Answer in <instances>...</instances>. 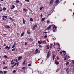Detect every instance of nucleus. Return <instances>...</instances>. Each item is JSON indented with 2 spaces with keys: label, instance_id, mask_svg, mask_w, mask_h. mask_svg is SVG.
I'll return each instance as SVG.
<instances>
[{
  "label": "nucleus",
  "instance_id": "nucleus-57",
  "mask_svg": "<svg viewBox=\"0 0 74 74\" xmlns=\"http://www.w3.org/2000/svg\"><path fill=\"white\" fill-rule=\"evenodd\" d=\"M3 11L2 9H0V12H1Z\"/></svg>",
  "mask_w": 74,
  "mask_h": 74
},
{
  "label": "nucleus",
  "instance_id": "nucleus-23",
  "mask_svg": "<svg viewBox=\"0 0 74 74\" xmlns=\"http://www.w3.org/2000/svg\"><path fill=\"white\" fill-rule=\"evenodd\" d=\"M44 42L45 43H46V41H43L42 42V44H44Z\"/></svg>",
  "mask_w": 74,
  "mask_h": 74
},
{
  "label": "nucleus",
  "instance_id": "nucleus-24",
  "mask_svg": "<svg viewBox=\"0 0 74 74\" xmlns=\"http://www.w3.org/2000/svg\"><path fill=\"white\" fill-rule=\"evenodd\" d=\"M30 21L31 22H33V20L32 18H30Z\"/></svg>",
  "mask_w": 74,
  "mask_h": 74
},
{
  "label": "nucleus",
  "instance_id": "nucleus-61",
  "mask_svg": "<svg viewBox=\"0 0 74 74\" xmlns=\"http://www.w3.org/2000/svg\"><path fill=\"white\" fill-rule=\"evenodd\" d=\"M38 73H41V72H40L39 71H38Z\"/></svg>",
  "mask_w": 74,
  "mask_h": 74
},
{
  "label": "nucleus",
  "instance_id": "nucleus-42",
  "mask_svg": "<svg viewBox=\"0 0 74 74\" xmlns=\"http://www.w3.org/2000/svg\"><path fill=\"white\" fill-rule=\"evenodd\" d=\"M43 33L46 34V33H47V32H43Z\"/></svg>",
  "mask_w": 74,
  "mask_h": 74
},
{
  "label": "nucleus",
  "instance_id": "nucleus-16",
  "mask_svg": "<svg viewBox=\"0 0 74 74\" xmlns=\"http://www.w3.org/2000/svg\"><path fill=\"white\" fill-rule=\"evenodd\" d=\"M23 23L24 24H25V20H24V19L23 20Z\"/></svg>",
  "mask_w": 74,
  "mask_h": 74
},
{
  "label": "nucleus",
  "instance_id": "nucleus-48",
  "mask_svg": "<svg viewBox=\"0 0 74 74\" xmlns=\"http://www.w3.org/2000/svg\"><path fill=\"white\" fill-rule=\"evenodd\" d=\"M8 46H6L5 49H7V48H8Z\"/></svg>",
  "mask_w": 74,
  "mask_h": 74
},
{
  "label": "nucleus",
  "instance_id": "nucleus-29",
  "mask_svg": "<svg viewBox=\"0 0 74 74\" xmlns=\"http://www.w3.org/2000/svg\"><path fill=\"white\" fill-rule=\"evenodd\" d=\"M47 23H49V22H50V21H49V20H47Z\"/></svg>",
  "mask_w": 74,
  "mask_h": 74
},
{
  "label": "nucleus",
  "instance_id": "nucleus-63",
  "mask_svg": "<svg viewBox=\"0 0 74 74\" xmlns=\"http://www.w3.org/2000/svg\"><path fill=\"white\" fill-rule=\"evenodd\" d=\"M27 33L28 34H29V32L28 31H27Z\"/></svg>",
  "mask_w": 74,
  "mask_h": 74
},
{
  "label": "nucleus",
  "instance_id": "nucleus-25",
  "mask_svg": "<svg viewBox=\"0 0 74 74\" xmlns=\"http://www.w3.org/2000/svg\"><path fill=\"white\" fill-rule=\"evenodd\" d=\"M46 47L48 49H49V47H48V45H46Z\"/></svg>",
  "mask_w": 74,
  "mask_h": 74
},
{
  "label": "nucleus",
  "instance_id": "nucleus-9",
  "mask_svg": "<svg viewBox=\"0 0 74 74\" xmlns=\"http://www.w3.org/2000/svg\"><path fill=\"white\" fill-rule=\"evenodd\" d=\"M55 0H51V1L50 2V4H52L54 2Z\"/></svg>",
  "mask_w": 74,
  "mask_h": 74
},
{
  "label": "nucleus",
  "instance_id": "nucleus-64",
  "mask_svg": "<svg viewBox=\"0 0 74 74\" xmlns=\"http://www.w3.org/2000/svg\"><path fill=\"white\" fill-rule=\"evenodd\" d=\"M12 20L13 21H14V19H13V18H12Z\"/></svg>",
  "mask_w": 74,
  "mask_h": 74
},
{
  "label": "nucleus",
  "instance_id": "nucleus-40",
  "mask_svg": "<svg viewBox=\"0 0 74 74\" xmlns=\"http://www.w3.org/2000/svg\"><path fill=\"white\" fill-rule=\"evenodd\" d=\"M67 56H66L64 58V60H66L67 59Z\"/></svg>",
  "mask_w": 74,
  "mask_h": 74
},
{
  "label": "nucleus",
  "instance_id": "nucleus-37",
  "mask_svg": "<svg viewBox=\"0 0 74 74\" xmlns=\"http://www.w3.org/2000/svg\"><path fill=\"white\" fill-rule=\"evenodd\" d=\"M69 63H70L69 62H67L66 64V66H67V64H69Z\"/></svg>",
  "mask_w": 74,
  "mask_h": 74
},
{
  "label": "nucleus",
  "instance_id": "nucleus-49",
  "mask_svg": "<svg viewBox=\"0 0 74 74\" xmlns=\"http://www.w3.org/2000/svg\"><path fill=\"white\" fill-rule=\"evenodd\" d=\"M4 58H8L7 56H4Z\"/></svg>",
  "mask_w": 74,
  "mask_h": 74
},
{
  "label": "nucleus",
  "instance_id": "nucleus-45",
  "mask_svg": "<svg viewBox=\"0 0 74 74\" xmlns=\"http://www.w3.org/2000/svg\"><path fill=\"white\" fill-rule=\"evenodd\" d=\"M62 52H63V53H66V51L64 50L62 51Z\"/></svg>",
  "mask_w": 74,
  "mask_h": 74
},
{
  "label": "nucleus",
  "instance_id": "nucleus-27",
  "mask_svg": "<svg viewBox=\"0 0 74 74\" xmlns=\"http://www.w3.org/2000/svg\"><path fill=\"white\" fill-rule=\"evenodd\" d=\"M23 10L24 11H25V12H26V11H27V9H23Z\"/></svg>",
  "mask_w": 74,
  "mask_h": 74
},
{
  "label": "nucleus",
  "instance_id": "nucleus-13",
  "mask_svg": "<svg viewBox=\"0 0 74 74\" xmlns=\"http://www.w3.org/2000/svg\"><path fill=\"white\" fill-rule=\"evenodd\" d=\"M52 45H53L51 43V44L49 45V47H50V48L51 49V48H52Z\"/></svg>",
  "mask_w": 74,
  "mask_h": 74
},
{
  "label": "nucleus",
  "instance_id": "nucleus-31",
  "mask_svg": "<svg viewBox=\"0 0 74 74\" xmlns=\"http://www.w3.org/2000/svg\"><path fill=\"white\" fill-rule=\"evenodd\" d=\"M10 46H9V47H8V49L7 50H9V49H10Z\"/></svg>",
  "mask_w": 74,
  "mask_h": 74
},
{
  "label": "nucleus",
  "instance_id": "nucleus-41",
  "mask_svg": "<svg viewBox=\"0 0 74 74\" xmlns=\"http://www.w3.org/2000/svg\"><path fill=\"white\" fill-rule=\"evenodd\" d=\"M15 50V49H12V51H14V50Z\"/></svg>",
  "mask_w": 74,
  "mask_h": 74
},
{
  "label": "nucleus",
  "instance_id": "nucleus-38",
  "mask_svg": "<svg viewBox=\"0 0 74 74\" xmlns=\"http://www.w3.org/2000/svg\"><path fill=\"white\" fill-rule=\"evenodd\" d=\"M44 20H45V18H42V19L41 20V21H44Z\"/></svg>",
  "mask_w": 74,
  "mask_h": 74
},
{
  "label": "nucleus",
  "instance_id": "nucleus-50",
  "mask_svg": "<svg viewBox=\"0 0 74 74\" xmlns=\"http://www.w3.org/2000/svg\"><path fill=\"white\" fill-rule=\"evenodd\" d=\"M2 19L3 20H6V19H5H5H4V18L3 17V18H2Z\"/></svg>",
  "mask_w": 74,
  "mask_h": 74
},
{
  "label": "nucleus",
  "instance_id": "nucleus-7",
  "mask_svg": "<svg viewBox=\"0 0 74 74\" xmlns=\"http://www.w3.org/2000/svg\"><path fill=\"white\" fill-rule=\"evenodd\" d=\"M55 63L56 64V65H58V64H59V63L57 60H56L55 61Z\"/></svg>",
  "mask_w": 74,
  "mask_h": 74
},
{
  "label": "nucleus",
  "instance_id": "nucleus-39",
  "mask_svg": "<svg viewBox=\"0 0 74 74\" xmlns=\"http://www.w3.org/2000/svg\"><path fill=\"white\" fill-rule=\"evenodd\" d=\"M5 46H6V43H5L4 44L3 47H5Z\"/></svg>",
  "mask_w": 74,
  "mask_h": 74
},
{
  "label": "nucleus",
  "instance_id": "nucleus-19",
  "mask_svg": "<svg viewBox=\"0 0 74 74\" xmlns=\"http://www.w3.org/2000/svg\"><path fill=\"white\" fill-rule=\"evenodd\" d=\"M6 35H7L6 34H3V37H5V36Z\"/></svg>",
  "mask_w": 74,
  "mask_h": 74
},
{
  "label": "nucleus",
  "instance_id": "nucleus-4",
  "mask_svg": "<svg viewBox=\"0 0 74 74\" xmlns=\"http://www.w3.org/2000/svg\"><path fill=\"white\" fill-rule=\"evenodd\" d=\"M51 27H52V25H50L47 28H46V30H48V29H51Z\"/></svg>",
  "mask_w": 74,
  "mask_h": 74
},
{
  "label": "nucleus",
  "instance_id": "nucleus-55",
  "mask_svg": "<svg viewBox=\"0 0 74 74\" xmlns=\"http://www.w3.org/2000/svg\"><path fill=\"white\" fill-rule=\"evenodd\" d=\"M12 18L11 17H10L9 18V19H10V20H12Z\"/></svg>",
  "mask_w": 74,
  "mask_h": 74
},
{
  "label": "nucleus",
  "instance_id": "nucleus-2",
  "mask_svg": "<svg viewBox=\"0 0 74 74\" xmlns=\"http://www.w3.org/2000/svg\"><path fill=\"white\" fill-rule=\"evenodd\" d=\"M50 53H51V51L50 50H49L48 51V53L47 55V58L49 57V56H50Z\"/></svg>",
  "mask_w": 74,
  "mask_h": 74
},
{
  "label": "nucleus",
  "instance_id": "nucleus-14",
  "mask_svg": "<svg viewBox=\"0 0 74 74\" xmlns=\"http://www.w3.org/2000/svg\"><path fill=\"white\" fill-rule=\"evenodd\" d=\"M2 17H3V18H6V19H7V17H7V16H2Z\"/></svg>",
  "mask_w": 74,
  "mask_h": 74
},
{
  "label": "nucleus",
  "instance_id": "nucleus-30",
  "mask_svg": "<svg viewBox=\"0 0 74 74\" xmlns=\"http://www.w3.org/2000/svg\"><path fill=\"white\" fill-rule=\"evenodd\" d=\"M44 8V7L42 6L40 8V10H42V8Z\"/></svg>",
  "mask_w": 74,
  "mask_h": 74
},
{
  "label": "nucleus",
  "instance_id": "nucleus-53",
  "mask_svg": "<svg viewBox=\"0 0 74 74\" xmlns=\"http://www.w3.org/2000/svg\"><path fill=\"white\" fill-rule=\"evenodd\" d=\"M2 62H3V64H5V62H4V61H3Z\"/></svg>",
  "mask_w": 74,
  "mask_h": 74
},
{
  "label": "nucleus",
  "instance_id": "nucleus-8",
  "mask_svg": "<svg viewBox=\"0 0 74 74\" xmlns=\"http://www.w3.org/2000/svg\"><path fill=\"white\" fill-rule=\"evenodd\" d=\"M25 34V32H23V33H22L21 35V37H22L24 35V34Z\"/></svg>",
  "mask_w": 74,
  "mask_h": 74
},
{
  "label": "nucleus",
  "instance_id": "nucleus-34",
  "mask_svg": "<svg viewBox=\"0 0 74 74\" xmlns=\"http://www.w3.org/2000/svg\"><path fill=\"white\" fill-rule=\"evenodd\" d=\"M33 39H32V38H30L29 39V41H33Z\"/></svg>",
  "mask_w": 74,
  "mask_h": 74
},
{
  "label": "nucleus",
  "instance_id": "nucleus-51",
  "mask_svg": "<svg viewBox=\"0 0 74 74\" xmlns=\"http://www.w3.org/2000/svg\"><path fill=\"white\" fill-rule=\"evenodd\" d=\"M13 62H14V60H12L11 61V63L12 64V63H13Z\"/></svg>",
  "mask_w": 74,
  "mask_h": 74
},
{
  "label": "nucleus",
  "instance_id": "nucleus-33",
  "mask_svg": "<svg viewBox=\"0 0 74 74\" xmlns=\"http://www.w3.org/2000/svg\"><path fill=\"white\" fill-rule=\"evenodd\" d=\"M31 64H29L28 65V67H30V66H31Z\"/></svg>",
  "mask_w": 74,
  "mask_h": 74
},
{
  "label": "nucleus",
  "instance_id": "nucleus-22",
  "mask_svg": "<svg viewBox=\"0 0 74 74\" xmlns=\"http://www.w3.org/2000/svg\"><path fill=\"white\" fill-rule=\"evenodd\" d=\"M57 44L58 45V46H59V48H60V44L59 43H57Z\"/></svg>",
  "mask_w": 74,
  "mask_h": 74
},
{
  "label": "nucleus",
  "instance_id": "nucleus-15",
  "mask_svg": "<svg viewBox=\"0 0 74 74\" xmlns=\"http://www.w3.org/2000/svg\"><path fill=\"white\" fill-rule=\"evenodd\" d=\"M22 57H18V60H21V59H22Z\"/></svg>",
  "mask_w": 74,
  "mask_h": 74
},
{
  "label": "nucleus",
  "instance_id": "nucleus-44",
  "mask_svg": "<svg viewBox=\"0 0 74 74\" xmlns=\"http://www.w3.org/2000/svg\"><path fill=\"white\" fill-rule=\"evenodd\" d=\"M47 35H45L44 36V38H47Z\"/></svg>",
  "mask_w": 74,
  "mask_h": 74
},
{
  "label": "nucleus",
  "instance_id": "nucleus-21",
  "mask_svg": "<svg viewBox=\"0 0 74 74\" xmlns=\"http://www.w3.org/2000/svg\"><path fill=\"white\" fill-rule=\"evenodd\" d=\"M25 63H26V61L25 60H24L23 62V64H24H24H25Z\"/></svg>",
  "mask_w": 74,
  "mask_h": 74
},
{
  "label": "nucleus",
  "instance_id": "nucleus-6",
  "mask_svg": "<svg viewBox=\"0 0 74 74\" xmlns=\"http://www.w3.org/2000/svg\"><path fill=\"white\" fill-rule=\"evenodd\" d=\"M59 0H56V4H59Z\"/></svg>",
  "mask_w": 74,
  "mask_h": 74
},
{
  "label": "nucleus",
  "instance_id": "nucleus-17",
  "mask_svg": "<svg viewBox=\"0 0 74 74\" xmlns=\"http://www.w3.org/2000/svg\"><path fill=\"white\" fill-rule=\"evenodd\" d=\"M6 8L4 7L3 8V11H5V10H6Z\"/></svg>",
  "mask_w": 74,
  "mask_h": 74
},
{
  "label": "nucleus",
  "instance_id": "nucleus-28",
  "mask_svg": "<svg viewBox=\"0 0 74 74\" xmlns=\"http://www.w3.org/2000/svg\"><path fill=\"white\" fill-rule=\"evenodd\" d=\"M16 71L15 70H14L13 71V73H16Z\"/></svg>",
  "mask_w": 74,
  "mask_h": 74
},
{
  "label": "nucleus",
  "instance_id": "nucleus-46",
  "mask_svg": "<svg viewBox=\"0 0 74 74\" xmlns=\"http://www.w3.org/2000/svg\"><path fill=\"white\" fill-rule=\"evenodd\" d=\"M17 66H19V62H17Z\"/></svg>",
  "mask_w": 74,
  "mask_h": 74
},
{
  "label": "nucleus",
  "instance_id": "nucleus-12",
  "mask_svg": "<svg viewBox=\"0 0 74 74\" xmlns=\"http://www.w3.org/2000/svg\"><path fill=\"white\" fill-rule=\"evenodd\" d=\"M15 6L14 5H12V7L11 8H10V9L11 10H12V9H14V8H15Z\"/></svg>",
  "mask_w": 74,
  "mask_h": 74
},
{
  "label": "nucleus",
  "instance_id": "nucleus-47",
  "mask_svg": "<svg viewBox=\"0 0 74 74\" xmlns=\"http://www.w3.org/2000/svg\"><path fill=\"white\" fill-rule=\"evenodd\" d=\"M57 59L58 60H59V57H58V56H57Z\"/></svg>",
  "mask_w": 74,
  "mask_h": 74
},
{
  "label": "nucleus",
  "instance_id": "nucleus-3",
  "mask_svg": "<svg viewBox=\"0 0 74 74\" xmlns=\"http://www.w3.org/2000/svg\"><path fill=\"white\" fill-rule=\"evenodd\" d=\"M37 27V25H34L33 26L32 29L33 30H35L36 29V27Z\"/></svg>",
  "mask_w": 74,
  "mask_h": 74
},
{
  "label": "nucleus",
  "instance_id": "nucleus-5",
  "mask_svg": "<svg viewBox=\"0 0 74 74\" xmlns=\"http://www.w3.org/2000/svg\"><path fill=\"white\" fill-rule=\"evenodd\" d=\"M5 27L6 29H10V26L8 25L5 26Z\"/></svg>",
  "mask_w": 74,
  "mask_h": 74
},
{
  "label": "nucleus",
  "instance_id": "nucleus-10",
  "mask_svg": "<svg viewBox=\"0 0 74 74\" xmlns=\"http://www.w3.org/2000/svg\"><path fill=\"white\" fill-rule=\"evenodd\" d=\"M16 64H17V63H15V64H14V65L13 66H12V68H13V67H15V66H16Z\"/></svg>",
  "mask_w": 74,
  "mask_h": 74
},
{
  "label": "nucleus",
  "instance_id": "nucleus-62",
  "mask_svg": "<svg viewBox=\"0 0 74 74\" xmlns=\"http://www.w3.org/2000/svg\"><path fill=\"white\" fill-rule=\"evenodd\" d=\"M49 14V15H51V13L49 14Z\"/></svg>",
  "mask_w": 74,
  "mask_h": 74
},
{
  "label": "nucleus",
  "instance_id": "nucleus-58",
  "mask_svg": "<svg viewBox=\"0 0 74 74\" xmlns=\"http://www.w3.org/2000/svg\"><path fill=\"white\" fill-rule=\"evenodd\" d=\"M60 54H61V55H62V54H63L62 52H60Z\"/></svg>",
  "mask_w": 74,
  "mask_h": 74
},
{
  "label": "nucleus",
  "instance_id": "nucleus-36",
  "mask_svg": "<svg viewBox=\"0 0 74 74\" xmlns=\"http://www.w3.org/2000/svg\"><path fill=\"white\" fill-rule=\"evenodd\" d=\"M26 68V67H23L22 68V70H24V69H25Z\"/></svg>",
  "mask_w": 74,
  "mask_h": 74
},
{
  "label": "nucleus",
  "instance_id": "nucleus-35",
  "mask_svg": "<svg viewBox=\"0 0 74 74\" xmlns=\"http://www.w3.org/2000/svg\"><path fill=\"white\" fill-rule=\"evenodd\" d=\"M7 66H6V67H3V69H7Z\"/></svg>",
  "mask_w": 74,
  "mask_h": 74
},
{
  "label": "nucleus",
  "instance_id": "nucleus-18",
  "mask_svg": "<svg viewBox=\"0 0 74 74\" xmlns=\"http://www.w3.org/2000/svg\"><path fill=\"white\" fill-rule=\"evenodd\" d=\"M52 58L53 59V60H54L55 59V55H53V56Z\"/></svg>",
  "mask_w": 74,
  "mask_h": 74
},
{
  "label": "nucleus",
  "instance_id": "nucleus-20",
  "mask_svg": "<svg viewBox=\"0 0 74 74\" xmlns=\"http://www.w3.org/2000/svg\"><path fill=\"white\" fill-rule=\"evenodd\" d=\"M38 44H41L42 43V42H40V41H38Z\"/></svg>",
  "mask_w": 74,
  "mask_h": 74
},
{
  "label": "nucleus",
  "instance_id": "nucleus-60",
  "mask_svg": "<svg viewBox=\"0 0 74 74\" xmlns=\"http://www.w3.org/2000/svg\"><path fill=\"white\" fill-rule=\"evenodd\" d=\"M15 63V62H14L13 63L11 64H14Z\"/></svg>",
  "mask_w": 74,
  "mask_h": 74
},
{
  "label": "nucleus",
  "instance_id": "nucleus-32",
  "mask_svg": "<svg viewBox=\"0 0 74 74\" xmlns=\"http://www.w3.org/2000/svg\"><path fill=\"white\" fill-rule=\"evenodd\" d=\"M7 71H4L3 73H4V74H6V73H7Z\"/></svg>",
  "mask_w": 74,
  "mask_h": 74
},
{
  "label": "nucleus",
  "instance_id": "nucleus-56",
  "mask_svg": "<svg viewBox=\"0 0 74 74\" xmlns=\"http://www.w3.org/2000/svg\"><path fill=\"white\" fill-rule=\"evenodd\" d=\"M14 47H15L14 46V45H13V46L12 47V48H14Z\"/></svg>",
  "mask_w": 74,
  "mask_h": 74
},
{
  "label": "nucleus",
  "instance_id": "nucleus-52",
  "mask_svg": "<svg viewBox=\"0 0 74 74\" xmlns=\"http://www.w3.org/2000/svg\"><path fill=\"white\" fill-rule=\"evenodd\" d=\"M14 60V61H16V62H18V59H16V60Z\"/></svg>",
  "mask_w": 74,
  "mask_h": 74
},
{
  "label": "nucleus",
  "instance_id": "nucleus-59",
  "mask_svg": "<svg viewBox=\"0 0 74 74\" xmlns=\"http://www.w3.org/2000/svg\"><path fill=\"white\" fill-rule=\"evenodd\" d=\"M40 16H41V18H42V14Z\"/></svg>",
  "mask_w": 74,
  "mask_h": 74
},
{
  "label": "nucleus",
  "instance_id": "nucleus-43",
  "mask_svg": "<svg viewBox=\"0 0 74 74\" xmlns=\"http://www.w3.org/2000/svg\"><path fill=\"white\" fill-rule=\"evenodd\" d=\"M25 1L27 2H29V0H25Z\"/></svg>",
  "mask_w": 74,
  "mask_h": 74
},
{
  "label": "nucleus",
  "instance_id": "nucleus-54",
  "mask_svg": "<svg viewBox=\"0 0 74 74\" xmlns=\"http://www.w3.org/2000/svg\"><path fill=\"white\" fill-rule=\"evenodd\" d=\"M0 72L1 73H3V71L1 70L0 71Z\"/></svg>",
  "mask_w": 74,
  "mask_h": 74
},
{
  "label": "nucleus",
  "instance_id": "nucleus-11",
  "mask_svg": "<svg viewBox=\"0 0 74 74\" xmlns=\"http://www.w3.org/2000/svg\"><path fill=\"white\" fill-rule=\"evenodd\" d=\"M38 52H39V51L38 50V49H37L35 51V52L36 53H37Z\"/></svg>",
  "mask_w": 74,
  "mask_h": 74
},
{
  "label": "nucleus",
  "instance_id": "nucleus-1",
  "mask_svg": "<svg viewBox=\"0 0 74 74\" xmlns=\"http://www.w3.org/2000/svg\"><path fill=\"white\" fill-rule=\"evenodd\" d=\"M57 27L56 26V25H54L53 27V32L55 33L56 32V31L57 30Z\"/></svg>",
  "mask_w": 74,
  "mask_h": 74
},
{
  "label": "nucleus",
  "instance_id": "nucleus-26",
  "mask_svg": "<svg viewBox=\"0 0 74 74\" xmlns=\"http://www.w3.org/2000/svg\"><path fill=\"white\" fill-rule=\"evenodd\" d=\"M16 3H19V1L18 0H16Z\"/></svg>",
  "mask_w": 74,
  "mask_h": 74
}]
</instances>
